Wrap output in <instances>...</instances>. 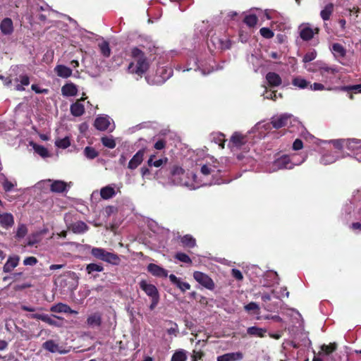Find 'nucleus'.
Listing matches in <instances>:
<instances>
[{
  "mask_svg": "<svg viewBox=\"0 0 361 361\" xmlns=\"http://www.w3.org/2000/svg\"><path fill=\"white\" fill-rule=\"evenodd\" d=\"M130 56L134 60L127 68L128 73L142 76L149 68V61L145 53L138 47H133L130 50Z\"/></svg>",
  "mask_w": 361,
  "mask_h": 361,
  "instance_id": "obj_1",
  "label": "nucleus"
},
{
  "mask_svg": "<svg viewBox=\"0 0 361 361\" xmlns=\"http://www.w3.org/2000/svg\"><path fill=\"white\" fill-rule=\"evenodd\" d=\"M140 288L151 298L150 310H153L159 302V293L157 288L151 283H148L145 280H142L139 283Z\"/></svg>",
  "mask_w": 361,
  "mask_h": 361,
  "instance_id": "obj_2",
  "label": "nucleus"
},
{
  "mask_svg": "<svg viewBox=\"0 0 361 361\" xmlns=\"http://www.w3.org/2000/svg\"><path fill=\"white\" fill-rule=\"evenodd\" d=\"M27 317L30 319L42 320V322L53 326L61 327L62 326V322H59L58 321L56 320V319L63 321V318L54 314L49 315L46 314L35 313L27 315Z\"/></svg>",
  "mask_w": 361,
  "mask_h": 361,
  "instance_id": "obj_3",
  "label": "nucleus"
},
{
  "mask_svg": "<svg viewBox=\"0 0 361 361\" xmlns=\"http://www.w3.org/2000/svg\"><path fill=\"white\" fill-rule=\"evenodd\" d=\"M194 279L202 286L208 290H213L215 287L213 280L206 274L196 271L193 273Z\"/></svg>",
  "mask_w": 361,
  "mask_h": 361,
  "instance_id": "obj_4",
  "label": "nucleus"
},
{
  "mask_svg": "<svg viewBox=\"0 0 361 361\" xmlns=\"http://www.w3.org/2000/svg\"><path fill=\"white\" fill-rule=\"evenodd\" d=\"M51 182L50 190L55 193H61L68 190V188L71 187V183H66L61 180H48Z\"/></svg>",
  "mask_w": 361,
  "mask_h": 361,
  "instance_id": "obj_5",
  "label": "nucleus"
},
{
  "mask_svg": "<svg viewBox=\"0 0 361 361\" xmlns=\"http://www.w3.org/2000/svg\"><path fill=\"white\" fill-rule=\"evenodd\" d=\"M291 115L282 114L276 118H273L271 121V124L276 129L288 126L291 123Z\"/></svg>",
  "mask_w": 361,
  "mask_h": 361,
  "instance_id": "obj_6",
  "label": "nucleus"
},
{
  "mask_svg": "<svg viewBox=\"0 0 361 361\" xmlns=\"http://www.w3.org/2000/svg\"><path fill=\"white\" fill-rule=\"evenodd\" d=\"M319 27L312 29L309 25H302L300 27V37L304 41H310L314 37V34L319 32Z\"/></svg>",
  "mask_w": 361,
  "mask_h": 361,
  "instance_id": "obj_7",
  "label": "nucleus"
},
{
  "mask_svg": "<svg viewBox=\"0 0 361 361\" xmlns=\"http://www.w3.org/2000/svg\"><path fill=\"white\" fill-rule=\"evenodd\" d=\"M146 147H143L138 150L128 162V168L131 170L135 169L141 164L144 159V155L146 152Z\"/></svg>",
  "mask_w": 361,
  "mask_h": 361,
  "instance_id": "obj_8",
  "label": "nucleus"
},
{
  "mask_svg": "<svg viewBox=\"0 0 361 361\" xmlns=\"http://www.w3.org/2000/svg\"><path fill=\"white\" fill-rule=\"evenodd\" d=\"M178 240L180 244L185 248H194L197 245L195 238L190 234L179 235Z\"/></svg>",
  "mask_w": 361,
  "mask_h": 361,
  "instance_id": "obj_9",
  "label": "nucleus"
},
{
  "mask_svg": "<svg viewBox=\"0 0 361 361\" xmlns=\"http://www.w3.org/2000/svg\"><path fill=\"white\" fill-rule=\"evenodd\" d=\"M147 271L153 276L157 277L166 278L168 276L167 270L153 263L148 264Z\"/></svg>",
  "mask_w": 361,
  "mask_h": 361,
  "instance_id": "obj_10",
  "label": "nucleus"
},
{
  "mask_svg": "<svg viewBox=\"0 0 361 361\" xmlns=\"http://www.w3.org/2000/svg\"><path fill=\"white\" fill-rule=\"evenodd\" d=\"M266 80L270 87H279L282 83L280 75L274 72H269L266 75Z\"/></svg>",
  "mask_w": 361,
  "mask_h": 361,
  "instance_id": "obj_11",
  "label": "nucleus"
},
{
  "mask_svg": "<svg viewBox=\"0 0 361 361\" xmlns=\"http://www.w3.org/2000/svg\"><path fill=\"white\" fill-rule=\"evenodd\" d=\"M170 281L177 288H178L181 292L185 293L186 290L190 289V285L187 282L182 281L176 275L171 274L169 276Z\"/></svg>",
  "mask_w": 361,
  "mask_h": 361,
  "instance_id": "obj_12",
  "label": "nucleus"
},
{
  "mask_svg": "<svg viewBox=\"0 0 361 361\" xmlns=\"http://www.w3.org/2000/svg\"><path fill=\"white\" fill-rule=\"evenodd\" d=\"M20 257L18 255L9 257L3 267V271L4 273L11 272L14 268H16L18 265Z\"/></svg>",
  "mask_w": 361,
  "mask_h": 361,
  "instance_id": "obj_13",
  "label": "nucleus"
},
{
  "mask_svg": "<svg viewBox=\"0 0 361 361\" xmlns=\"http://www.w3.org/2000/svg\"><path fill=\"white\" fill-rule=\"evenodd\" d=\"M14 224V217L11 213L0 214V225L4 228H9Z\"/></svg>",
  "mask_w": 361,
  "mask_h": 361,
  "instance_id": "obj_14",
  "label": "nucleus"
},
{
  "mask_svg": "<svg viewBox=\"0 0 361 361\" xmlns=\"http://www.w3.org/2000/svg\"><path fill=\"white\" fill-rule=\"evenodd\" d=\"M85 99L82 97L75 103L72 104L70 107L71 113L73 116L78 117L85 113V106L80 101H83Z\"/></svg>",
  "mask_w": 361,
  "mask_h": 361,
  "instance_id": "obj_15",
  "label": "nucleus"
},
{
  "mask_svg": "<svg viewBox=\"0 0 361 361\" xmlns=\"http://www.w3.org/2000/svg\"><path fill=\"white\" fill-rule=\"evenodd\" d=\"M275 166L279 169H290L293 168L290 163V159L288 155H283L280 158L277 159L274 162Z\"/></svg>",
  "mask_w": 361,
  "mask_h": 361,
  "instance_id": "obj_16",
  "label": "nucleus"
},
{
  "mask_svg": "<svg viewBox=\"0 0 361 361\" xmlns=\"http://www.w3.org/2000/svg\"><path fill=\"white\" fill-rule=\"evenodd\" d=\"M61 93L65 97L75 96L78 93L77 86L73 82L66 83L61 87Z\"/></svg>",
  "mask_w": 361,
  "mask_h": 361,
  "instance_id": "obj_17",
  "label": "nucleus"
},
{
  "mask_svg": "<svg viewBox=\"0 0 361 361\" xmlns=\"http://www.w3.org/2000/svg\"><path fill=\"white\" fill-rule=\"evenodd\" d=\"M0 29L4 35H11L13 31V21L9 18H4L0 24Z\"/></svg>",
  "mask_w": 361,
  "mask_h": 361,
  "instance_id": "obj_18",
  "label": "nucleus"
},
{
  "mask_svg": "<svg viewBox=\"0 0 361 361\" xmlns=\"http://www.w3.org/2000/svg\"><path fill=\"white\" fill-rule=\"evenodd\" d=\"M54 72L59 77L62 78H68L72 75V69L64 66V65H57L54 68Z\"/></svg>",
  "mask_w": 361,
  "mask_h": 361,
  "instance_id": "obj_19",
  "label": "nucleus"
},
{
  "mask_svg": "<svg viewBox=\"0 0 361 361\" xmlns=\"http://www.w3.org/2000/svg\"><path fill=\"white\" fill-rule=\"evenodd\" d=\"M231 142L234 146L240 147L247 142V137L238 132H235L231 137Z\"/></svg>",
  "mask_w": 361,
  "mask_h": 361,
  "instance_id": "obj_20",
  "label": "nucleus"
},
{
  "mask_svg": "<svg viewBox=\"0 0 361 361\" xmlns=\"http://www.w3.org/2000/svg\"><path fill=\"white\" fill-rule=\"evenodd\" d=\"M243 353L240 352L229 353L217 357V361H235L243 358Z\"/></svg>",
  "mask_w": 361,
  "mask_h": 361,
  "instance_id": "obj_21",
  "label": "nucleus"
},
{
  "mask_svg": "<svg viewBox=\"0 0 361 361\" xmlns=\"http://www.w3.org/2000/svg\"><path fill=\"white\" fill-rule=\"evenodd\" d=\"M87 324L90 326H100L102 324V314L97 312L90 314L87 319Z\"/></svg>",
  "mask_w": 361,
  "mask_h": 361,
  "instance_id": "obj_22",
  "label": "nucleus"
},
{
  "mask_svg": "<svg viewBox=\"0 0 361 361\" xmlns=\"http://www.w3.org/2000/svg\"><path fill=\"white\" fill-rule=\"evenodd\" d=\"M318 71L322 75H324L326 73H331L334 75L338 72V69L336 67L329 66L324 62L318 63Z\"/></svg>",
  "mask_w": 361,
  "mask_h": 361,
  "instance_id": "obj_23",
  "label": "nucleus"
},
{
  "mask_svg": "<svg viewBox=\"0 0 361 361\" xmlns=\"http://www.w3.org/2000/svg\"><path fill=\"white\" fill-rule=\"evenodd\" d=\"M116 192L111 185H106L100 190V195L103 200H109L116 195Z\"/></svg>",
  "mask_w": 361,
  "mask_h": 361,
  "instance_id": "obj_24",
  "label": "nucleus"
},
{
  "mask_svg": "<svg viewBox=\"0 0 361 361\" xmlns=\"http://www.w3.org/2000/svg\"><path fill=\"white\" fill-rule=\"evenodd\" d=\"M109 124L110 123L107 118L100 116L95 119L94 126L97 130L104 131L108 128Z\"/></svg>",
  "mask_w": 361,
  "mask_h": 361,
  "instance_id": "obj_25",
  "label": "nucleus"
},
{
  "mask_svg": "<svg viewBox=\"0 0 361 361\" xmlns=\"http://www.w3.org/2000/svg\"><path fill=\"white\" fill-rule=\"evenodd\" d=\"M50 310L53 312H64V313H71L76 314L77 312L73 310L68 305L59 303L56 305H54L51 307Z\"/></svg>",
  "mask_w": 361,
  "mask_h": 361,
  "instance_id": "obj_26",
  "label": "nucleus"
},
{
  "mask_svg": "<svg viewBox=\"0 0 361 361\" xmlns=\"http://www.w3.org/2000/svg\"><path fill=\"white\" fill-rule=\"evenodd\" d=\"M334 6L332 3H329L320 12V16L324 21L329 20L334 13Z\"/></svg>",
  "mask_w": 361,
  "mask_h": 361,
  "instance_id": "obj_27",
  "label": "nucleus"
},
{
  "mask_svg": "<svg viewBox=\"0 0 361 361\" xmlns=\"http://www.w3.org/2000/svg\"><path fill=\"white\" fill-rule=\"evenodd\" d=\"M331 50L336 57H345L346 55L345 48L340 43H334Z\"/></svg>",
  "mask_w": 361,
  "mask_h": 361,
  "instance_id": "obj_28",
  "label": "nucleus"
},
{
  "mask_svg": "<svg viewBox=\"0 0 361 361\" xmlns=\"http://www.w3.org/2000/svg\"><path fill=\"white\" fill-rule=\"evenodd\" d=\"M267 330L265 329L259 328L257 326H250L247 328V333L252 336L263 338L265 336Z\"/></svg>",
  "mask_w": 361,
  "mask_h": 361,
  "instance_id": "obj_29",
  "label": "nucleus"
},
{
  "mask_svg": "<svg viewBox=\"0 0 361 361\" xmlns=\"http://www.w3.org/2000/svg\"><path fill=\"white\" fill-rule=\"evenodd\" d=\"M71 230L75 233H82L87 231L88 226L87 224L81 221L73 224L71 226Z\"/></svg>",
  "mask_w": 361,
  "mask_h": 361,
  "instance_id": "obj_30",
  "label": "nucleus"
},
{
  "mask_svg": "<svg viewBox=\"0 0 361 361\" xmlns=\"http://www.w3.org/2000/svg\"><path fill=\"white\" fill-rule=\"evenodd\" d=\"M108 252L101 247H93L91 250V255L97 259L102 261L105 260Z\"/></svg>",
  "mask_w": 361,
  "mask_h": 361,
  "instance_id": "obj_31",
  "label": "nucleus"
},
{
  "mask_svg": "<svg viewBox=\"0 0 361 361\" xmlns=\"http://www.w3.org/2000/svg\"><path fill=\"white\" fill-rule=\"evenodd\" d=\"M187 352L184 349H178L173 354L171 361H186Z\"/></svg>",
  "mask_w": 361,
  "mask_h": 361,
  "instance_id": "obj_32",
  "label": "nucleus"
},
{
  "mask_svg": "<svg viewBox=\"0 0 361 361\" xmlns=\"http://www.w3.org/2000/svg\"><path fill=\"white\" fill-rule=\"evenodd\" d=\"M43 348L51 353H61V351L59 350V345L56 343L53 340H48L44 342L43 343Z\"/></svg>",
  "mask_w": 361,
  "mask_h": 361,
  "instance_id": "obj_33",
  "label": "nucleus"
},
{
  "mask_svg": "<svg viewBox=\"0 0 361 361\" xmlns=\"http://www.w3.org/2000/svg\"><path fill=\"white\" fill-rule=\"evenodd\" d=\"M335 90H338L343 92H351L354 91L355 93L361 94V84L353 85H344L341 87H335Z\"/></svg>",
  "mask_w": 361,
  "mask_h": 361,
  "instance_id": "obj_34",
  "label": "nucleus"
},
{
  "mask_svg": "<svg viewBox=\"0 0 361 361\" xmlns=\"http://www.w3.org/2000/svg\"><path fill=\"white\" fill-rule=\"evenodd\" d=\"M104 262L113 265H118L121 262V259L118 255L108 252Z\"/></svg>",
  "mask_w": 361,
  "mask_h": 361,
  "instance_id": "obj_35",
  "label": "nucleus"
},
{
  "mask_svg": "<svg viewBox=\"0 0 361 361\" xmlns=\"http://www.w3.org/2000/svg\"><path fill=\"white\" fill-rule=\"evenodd\" d=\"M212 140L219 145V146L224 149L225 146V135L223 133H219L212 135Z\"/></svg>",
  "mask_w": 361,
  "mask_h": 361,
  "instance_id": "obj_36",
  "label": "nucleus"
},
{
  "mask_svg": "<svg viewBox=\"0 0 361 361\" xmlns=\"http://www.w3.org/2000/svg\"><path fill=\"white\" fill-rule=\"evenodd\" d=\"M257 21L258 18L255 14L247 15L243 19L244 23H245L250 27H255L257 25Z\"/></svg>",
  "mask_w": 361,
  "mask_h": 361,
  "instance_id": "obj_37",
  "label": "nucleus"
},
{
  "mask_svg": "<svg viewBox=\"0 0 361 361\" xmlns=\"http://www.w3.org/2000/svg\"><path fill=\"white\" fill-rule=\"evenodd\" d=\"M101 142L104 147H108L109 149H114L116 145V141L112 137H102L101 139Z\"/></svg>",
  "mask_w": 361,
  "mask_h": 361,
  "instance_id": "obj_38",
  "label": "nucleus"
},
{
  "mask_svg": "<svg viewBox=\"0 0 361 361\" xmlns=\"http://www.w3.org/2000/svg\"><path fill=\"white\" fill-rule=\"evenodd\" d=\"M27 233V228L26 225L21 224H19L16 233V238L21 239L23 238Z\"/></svg>",
  "mask_w": 361,
  "mask_h": 361,
  "instance_id": "obj_39",
  "label": "nucleus"
},
{
  "mask_svg": "<svg viewBox=\"0 0 361 361\" xmlns=\"http://www.w3.org/2000/svg\"><path fill=\"white\" fill-rule=\"evenodd\" d=\"M104 270V267L97 264L91 263L87 265L86 271L89 274H92L93 272H101Z\"/></svg>",
  "mask_w": 361,
  "mask_h": 361,
  "instance_id": "obj_40",
  "label": "nucleus"
},
{
  "mask_svg": "<svg viewBox=\"0 0 361 361\" xmlns=\"http://www.w3.org/2000/svg\"><path fill=\"white\" fill-rule=\"evenodd\" d=\"M84 154L85 157L90 159H93L99 155V153L96 151V149L94 147L89 146L85 148Z\"/></svg>",
  "mask_w": 361,
  "mask_h": 361,
  "instance_id": "obj_41",
  "label": "nucleus"
},
{
  "mask_svg": "<svg viewBox=\"0 0 361 361\" xmlns=\"http://www.w3.org/2000/svg\"><path fill=\"white\" fill-rule=\"evenodd\" d=\"M55 145L61 149H66L71 145V141L68 137L56 140Z\"/></svg>",
  "mask_w": 361,
  "mask_h": 361,
  "instance_id": "obj_42",
  "label": "nucleus"
},
{
  "mask_svg": "<svg viewBox=\"0 0 361 361\" xmlns=\"http://www.w3.org/2000/svg\"><path fill=\"white\" fill-rule=\"evenodd\" d=\"M322 350L326 355H330L337 349L336 343H331L329 345L324 344L321 346Z\"/></svg>",
  "mask_w": 361,
  "mask_h": 361,
  "instance_id": "obj_43",
  "label": "nucleus"
},
{
  "mask_svg": "<svg viewBox=\"0 0 361 361\" xmlns=\"http://www.w3.org/2000/svg\"><path fill=\"white\" fill-rule=\"evenodd\" d=\"M174 257L176 259H177L180 262H184L185 264H191L192 263V259H190V257L187 254H185L184 252H177L175 255Z\"/></svg>",
  "mask_w": 361,
  "mask_h": 361,
  "instance_id": "obj_44",
  "label": "nucleus"
},
{
  "mask_svg": "<svg viewBox=\"0 0 361 361\" xmlns=\"http://www.w3.org/2000/svg\"><path fill=\"white\" fill-rule=\"evenodd\" d=\"M99 46L102 54L104 57H109L111 54V49L109 47V42L104 41L102 43H101Z\"/></svg>",
  "mask_w": 361,
  "mask_h": 361,
  "instance_id": "obj_45",
  "label": "nucleus"
},
{
  "mask_svg": "<svg viewBox=\"0 0 361 361\" xmlns=\"http://www.w3.org/2000/svg\"><path fill=\"white\" fill-rule=\"evenodd\" d=\"M292 83L294 86H297L301 89L307 87L310 84L309 82H307L306 80L301 78H295L293 80Z\"/></svg>",
  "mask_w": 361,
  "mask_h": 361,
  "instance_id": "obj_46",
  "label": "nucleus"
},
{
  "mask_svg": "<svg viewBox=\"0 0 361 361\" xmlns=\"http://www.w3.org/2000/svg\"><path fill=\"white\" fill-rule=\"evenodd\" d=\"M168 161V159L165 157L164 159H159L156 161H152V159H149L147 160V165L149 167L154 166V167H160L162 164H166Z\"/></svg>",
  "mask_w": 361,
  "mask_h": 361,
  "instance_id": "obj_47",
  "label": "nucleus"
},
{
  "mask_svg": "<svg viewBox=\"0 0 361 361\" xmlns=\"http://www.w3.org/2000/svg\"><path fill=\"white\" fill-rule=\"evenodd\" d=\"M35 152H37L42 157H47L49 156V152L46 147L39 145H35L33 146Z\"/></svg>",
  "mask_w": 361,
  "mask_h": 361,
  "instance_id": "obj_48",
  "label": "nucleus"
},
{
  "mask_svg": "<svg viewBox=\"0 0 361 361\" xmlns=\"http://www.w3.org/2000/svg\"><path fill=\"white\" fill-rule=\"evenodd\" d=\"M259 33L263 37L266 39H271L274 35V32L269 27H262L259 30Z\"/></svg>",
  "mask_w": 361,
  "mask_h": 361,
  "instance_id": "obj_49",
  "label": "nucleus"
},
{
  "mask_svg": "<svg viewBox=\"0 0 361 361\" xmlns=\"http://www.w3.org/2000/svg\"><path fill=\"white\" fill-rule=\"evenodd\" d=\"M317 57V51L315 50H312L311 51L307 52L302 59V61L304 63H308L313 61Z\"/></svg>",
  "mask_w": 361,
  "mask_h": 361,
  "instance_id": "obj_50",
  "label": "nucleus"
},
{
  "mask_svg": "<svg viewBox=\"0 0 361 361\" xmlns=\"http://www.w3.org/2000/svg\"><path fill=\"white\" fill-rule=\"evenodd\" d=\"M185 171L180 166L174 165L170 171V173L173 177L179 176L184 173Z\"/></svg>",
  "mask_w": 361,
  "mask_h": 361,
  "instance_id": "obj_51",
  "label": "nucleus"
},
{
  "mask_svg": "<svg viewBox=\"0 0 361 361\" xmlns=\"http://www.w3.org/2000/svg\"><path fill=\"white\" fill-rule=\"evenodd\" d=\"M38 262V259L33 256L27 257L24 259L23 264L25 266H35Z\"/></svg>",
  "mask_w": 361,
  "mask_h": 361,
  "instance_id": "obj_52",
  "label": "nucleus"
},
{
  "mask_svg": "<svg viewBox=\"0 0 361 361\" xmlns=\"http://www.w3.org/2000/svg\"><path fill=\"white\" fill-rule=\"evenodd\" d=\"M244 308H245V310L247 312H250V311H255V310H259V305L256 302H249L248 304H247L245 306Z\"/></svg>",
  "mask_w": 361,
  "mask_h": 361,
  "instance_id": "obj_53",
  "label": "nucleus"
},
{
  "mask_svg": "<svg viewBox=\"0 0 361 361\" xmlns=\"http://www.w3.org/2000/svg\"><path fill=\"white\" fill-rule=\"evenodd\" d=\"M15 81H20L23 86H27L30 84V78L27 75H20V78H16Z\"/></svg>",
  "mask_w": 361,
  "mask_h": 361,
  "instance_id": "obj_54",
  "label": "nucleus"
},
{
  "mask_svg": "<svg viewBox=\"0 0 361 361\" xmlns=\"http://www.w3.org/2000/svg\"><path fill=\"white\" fill-rule=\"evenodd\" d=\"M166 145V142L164 139H160L154 143V147L156 149L161 150L165 148Z\"/></svg>",
  "mask_w": 361,
  "mask_h": 361,
  "instance_id": "obj_55",
  "label": "nucleus"
},
{
  "mask_svg": "<svg viewBox=\"0 0 361 361\" xmlns=\"http://www.w3.org/2000/svg\"><path fill=\"white\" fill-rule=\"evenodd\" d=\"M31 89L37 94H47L49 92L48 89H41L37 85L35 84L32 85Z\"/></svg>",
  "mask_w": 361,
  "mask_h": 361,
  "instance_id": "obj_56",
  "label": "nucleus"
},
{
  "mask_svg": "<svg viewBox=\"0 0 361 361\" xmlns=\"http://www.w3.org/2000/svg\"><path fill=\"white\" fill-rule=\"evenodd\" d=\"M200 171L203 175L208 176V175L211 174L212 173H213L214 171V170L212 168H211L210 166L204 164L201 167Z\"/></svg>",
  "mask_w": 361,
  "mask_h": 361,
  "instance_id": "obj_57",
  "label": "nucleus"
},
{
  "mask_svg": "<svg viewBox=\"0 0 361 361\" xmlns=\"http://www.w3.org/2000/svg\"><path fill=\"white\" fill-rule=\"evenodd\" d=\"M232 276L238 281H242L243 279L242 272L237 269H232Z\"/></svg>",
  "mask_w": 361,
  "mask_h": 361,
  "instance_id": "obj_58",
  "label": "nucleus"
},
{
  "mask_svg": "<svg viewBox=\"0 0 361 361\" xmlns=\"http://www.w3.org/2000/svg\"><path fill=\"white\" fill-rule=\"evenodd\" d=\"M303 147V142L300 139H296L293 143V150H300Z\"/></svg>",
  "mask_w": 361,
  "mask_h": 361,
  "instance_id": "obj_59",
  "label": "nucleus"
},
{
  "mask_svg": "<svg viewBox=\"0 0 361 361\" xmlns=\"http://www.w3.org/2000/svg\"><path fill=\"white\" fill-rule=\"evenodd\" d=\"M14 185L9 180H5L3 183V188L6 192H9L12 190Z\"/></svg>",
  "mask_w": 361,
  "mask_h": 361,
  "instance_id": "obj_60",
  "label": "nucleus"
},
{
  "mask_svg": "<svg viewBox=\"0 0 361 361\" xmlns=\"http://www.w3.org/2000/svg\"><path fill=\"white\" fill-rule=\"evenodd\" d=\"M204 356V353L202 350H198V351L193 350V354L192 355V358H194L197 360H202Z\"/></svg>",
  "mask_w": 361,
  "mask_h": 361,
  "instance_id": "obj_61",
  "label": "nucleus"
},
{
  "mask_svg": "<svg viewBox=\"0 0 361 361\" xmlns=\"http://www.w3.org/2000/svg\"><path fill=\"white\" fill-rule=\"evenodd\" d=\"M310 89L312 90H325V87L323 84L319 82H314L312 85H310Z\"/></svg>",
  "mask_w": 361,
  "mask_h": 361,
  "instance_id": "obj_62",
  "label": "nucleus"
},
{
  "mask_svg": "<svg viewBox=\"0 0 361 361\" xmlns=\"http://www.w3.org/2000/svg\"><path fill=\"white\" fill-rule=\"evenodd\" d=\"M0 358L3 360V361H18V360L17 358H16L14 357L13 355L12 354H8V355H6L4 356H1L0 355Z\"/></svg>",
  "mask_w": 361,
  "mask_h": 361,
  "instance_id": "obj_63",
  "label": "nucleus"
},
{
  "mask_svg": "<svg viewBox=\"0 0 361 361\" xmlns=\"http://www.w3.org/2000/svg\"><path fill=\"white\" fill-rule=\"evenodd\" d=\"M116 210V208L114 206H108L105 209V212L106 213L107 216H110Z\"/></svg>",
  "mask_w": 361,
  "mask_h": 361,
  "instance_id": "obj_64",
  "label": "nucleus"
}]
</instances>
